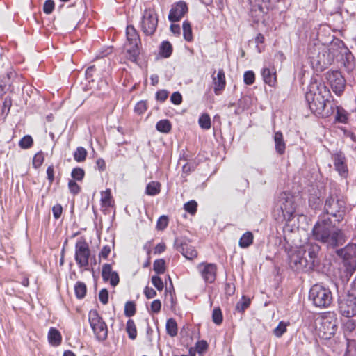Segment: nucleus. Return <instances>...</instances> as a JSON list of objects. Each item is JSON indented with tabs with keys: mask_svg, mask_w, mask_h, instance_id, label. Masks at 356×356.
Segmentation results:
<instances>
[{
	"mask_svg": "<svg viewBox=\"0 0 356 356\" xmlns=\"http://www.w3.org/2000/svg\"><path fill=\"white\" fill-rule=\"evenodd\" d=\"M48 340L51 345L54 346H59L62 342L60 332L56 328L51 327L48 332Z\"/></svg>",
	"mask_w": 356,
	"mask_h": 356,
	"instance_id": "22",
	"label": "nucleus"
},
{
	"mask_svg": "<svg viewBox=\"0 0 356 356\" xmlns=\"http://www.w3.org/2000/svg\"><path fill=\"white\" fill-rule=\"evenodd\" d=\"M52 213L55 219H58L62 213H63V207L60 204H56L52 207Z\"/></svg>",
	"mask_w": 356,
	"mask_h": 356,
	"instance_id": "53",
	"label": "nucleus"
},
{
	"mask_svg": "<svg viewBox=\"0 0 356 356\" xmlns=\"http://www.w3.org/2000/svg\"><path fill=\"white\" fill-rule=\"evenodd\" d=\"M197 270L206 283H213L216 279L217 266L215 264L202 262L197 265Z\"/></svg>",
	"mask_w": 356,
	"mask_h": 356,
	"instance_id": "13",
	"label": "nucleus"
},
{
	"mask_svg": "<svg viewBox=\"0 0 356 356\" xmlns=\"http://www.w3.org/2000/svg\"><path fill=\"white\" fill-rule=\"evenodd\" d=\"M250 305V299L243 296L241 301L236 305V310L243 313Z\"/></svg>",
	"mask_w": 356,
	"mask_h": 356,
	"instance_id": "34",
	"label": "nucleus"
},
{
	"mask_svg": "<svg viewBox=\"0 0 356 356\" xmlns=\"http://www.w3.org/2000/svg\"><path fill=\"white\" fill-rule=\"evenodd\" d=\"M325 79L329 82L333 92L340 95L344 90L346 80L338 70L329 71L325 74Z\"/></svg>",
	"mask_w": 356,
	"mask_h": 356,
	"instance_id": "11",
	"label": "nucleus"
},
{
	"mask_svg": "<svg viewBox=\"0 0 356 356\" xmlns=\"http://www.w3.org/2000/svg\"><path fill=\"white\" fill-rule=\"evenodd\" d=\"M337 109L336 120L339 122L346 123L348 119L346 111L339 107H337Z\"/></svg>",
	"mask_w": 356,
	"mask_h": 356,
	"instance_id": "43",
	"label": "nucleus"
},
{
	"mask_svg": "<svg viewBox=\"0 0 356 356\" xmlns=\"http://www.w3.org/2000/svg\"><path fill=\"white\" fill-rule=\"evenodd\" d=\"M161 184L157 181H151L146 186V193L149 195H156L159 193Z\"/></svg>",
	"mask_w": 356,
	"mask_h": 356,
	"instance_id": "26",
	"label": "nucleus"
},
{
	"mask_svg": "<svg viewBox=\"0 0 356 356\" xmlns=\"http://www.w3.org/2000/svg\"><path fill=\"white\" fill-rule=\"evenodd\" d=\"M47 179L49 182V185H51L54 181V166L50 165L47 169Z\"/></svg>",
	"mask_w": 356,
	"mask_h": 356,
	"instance_id": "63",
	"label": "nucleus"
},
{
	"mask_svg": "<svg viewBox=\"0 0 356 356\" xmlns=\"http://www.w3.org/2000/svg\"><path fill=\"white\" fill-rule=\"evenodd\" d=\"M111 265L109 264H104L102 267V275L104 281L107 282L110 279V275L113 273Z\"/></svg>",
	"mask_w": 356,
	"mask_h": 356,
	"instance_id": "40",
	"label": "nucleus"
},
{
	"mask_svg": "<svg viewBox=\"0 0 356 356\" xmlns=\"http://www.w3.org/2000/svg\"><path fill=\"white\" fill-rule=\"evenodd\" d=\"M99 301L103 305H106L108 303V292L107 289H102V290H100V291L99 293Z\"/></svg>",
	"mask_w": 356,
	"mask_h": 356,
	"instance_id": "51",
	"label": "nucleus"
},
{
	"mask_svg": "<svg viewBox=\"0 0 356 356\" xmlns=\"http://www.w3.org/2000/svg\"><path fill=\"white\" fill-rule=\"evenodd\" d=\"M301 202L298 195H294L291 193L283 192L278 197V209L282 216L277 218V220L291 221L298 213V207Z\"/></svg>",
	"mask_w": 356,
	"mask_h": 356,
	"instance_id": "5",
	"label": "nucleus"
},
{
	"mask_svg": "<svg viewBox=\"0 0 356 356\" xmlns=\"http://www.w3.org/2000/svg\"><path fill=\"white\" fill-rule=\"evenodd\" d=\"M168 220L167 216H162L159 218L157 221L156 228L159 230H163L168 226Z\"/></svg>",
	"mask_w": 356,
	"mask_h": 356,
	"instance_id": "50",
	"label": "nucleus"
},
{
	"mask_svg": "<svg viewBox=\"0 0 356 356\" xmlns=\"http://www.w3.org/2000/svg\"><path fill=\"white\" fill-rule=\"evenodd\" d=\"M161 308V302L159 300H155L151 303V310L154 313H159Z\"/></svg>",
	"mask_w": 356,
	"mask_h": 356,
	"instance_id": "62",
	"label": "nucleus"
},
{
	"mask_svg": "<svg viewBox=\"0 0 356 356\" xmlns=\"http://www.w3.org/2000/svg\"><path fill=\"white\" fill-rule=\"evenodd\" d=\"M111 250V246L108 245H104L99 252V257L100 258L106 259Z\"/></svg>",
	"mask_w": 356,
	"mask_h": 356,
	"instance_id": "59",
	"label": "nucleus"
},
{
	"mask_svg": "<svg viewBox=\"0 0 356 356\" xmlns=\"http://www.w3.org/2000/svg\"><path fill=\"white\" fill-rule=\"evenodd\" d=\"M208 348V344L207 341L202 340L197 343L196 349L198 353L204 352Z\"/></svg>",
	"mask_w": 356,
	"mask_h": 356,
	"instance_id": "64",
	"label": "nucleus"
},
{
	"mask_svg": "<svg viewBox=\"0 0 356 356\" xmlns=\"http://www.w3.org/2000/svg\"><path fill=\"white\" fill-rule=\"evenodd\" d=\"M183 28V35L184 39L188 41L191 42L193 40V34H192V29H191V24L190 22L188 20H185L183 22L182 24Z\"/></svg>",
	"mask_w": 356,
	"mask_h": 356,
	"instance_id": "27",
	"label": "nucleus"
},
{
	"mask_svg": "<svg viewBox=\"0 0 356 356\" xmlns=\"http://www.w3.org/2000/svg\"><path fill=\"white\" fill-rule=\"evenodd\" d=\"M174 247L188 259H193L197 256V252L194 247L181 239L176 238L174 242Z\"/></svg>",
	"mask_w": 356,
	"mask_h": 356,
	"instance_id": "15",
	"label": "nucleus"
},
{
	"mask_svg": "<svg viewBox=\"0 0 356 356\" xmlns=\"http://www.w3.org/2000/svg\"><path fill=\"white\" fill-rule=\"evenodd\" d=\"M168 97V92L165 90H161L156 92V98L160 102H164Z\"/></svg>",
	"mask_w": 356,
	"mask_h": 356,
	"instance_id": "56",
	"label": "nucleus"
},
{
	"mask_svg": "<svg viewBox=\"0 0 356 356\" xmlns=\"http://www.w3.org/2000/svg\"><path fill=\"white\" fill-rule=\"evenodd\" d=\"M320 246L316 243H307L295 250L289 256V264L296 271L308 272L319 264Z\"/></svg>",
	"mask_w": 356,
	"mask_h": 356,
	"instance_id": "3",
	"label": "nucleus"
},
{
	"mask_svg": "<svg viewBox=\"0 0 356 356\" xmlns=\"http://www.w3.org/2000/svg\"><path fill=\"white\" fill-rule=\"evenodd\" d=\"M44 161V156L42 152L37 153L33 159V165L37 168L42 165Z\"/></svg>",
	"mask_w": 356,
	"mask_h": 356,
	"instance_id": "47",
	"label": "nucleus"
},
{
	"mask_svg": "<svg viewBox=\"0 0 356 356\" xmlns=\"http://www.w3.org/2000/svg\"><path fill=\"white\" fill-rule=\"evenodd\" d=\"M225 291L227 296H232L235 292L234 284L232 283H226L225 285Z\"/></svg>",
	"mask_w": 356,
	"mask_h": 356,
	"instance_id": "61",
	"label": "nucleus"
},
{
	"mask_svg": "<svg viewBox=\"0 0 356 356\" xmlns=\"http://www.w3.org/2000/svg\"><path fill=\"white\" fill-rule=\"evenodd\" d=\"M136 313V305L132 301H128L124 306V314L127 317L133 316Z\"/></svg>",
	"mask_w": 356,
	"mask_h": 356,
	"instance_id": "38",
	"label": "nucleus"
},
{
	"mask_svg": "<svg viewBox=\"0 0 356 356\" xmlns=\"http://www.w3.org/2000/svg\"><path fill=\"white\" fill-rule=\"evenodd\" d=\"M158 25V17L155 11L152 8H146L144 10L142 20L141 29L146 35H152L154 33Z\"/></svg>",
	"mask_w": 356,
	"mask_h": 356,
	"instance_id": "8",
	"label": "nucleus"
},
{
	"mask_svg": "<svg viewBox=\"0 0 356 356\" xmlns=\"http://www.w3.org/2000/svg\"><path fill=\"white\" fill-rule=\"evenodd\" d=\"M332 59L327 51L319 53L316 58H313L312 63L317 71L322 72L331 65Z\"/></svg>",
	"mask_w": 356,
	"mask_h": 356,
	"instance_id": "17",
	"label": "nucleus"
},
{
	"mask_svg": "<svg viewBox=\"0 0 356 356\" xmlns=\"http://www.w3.org/2000/svg\"><path fill=\"white\" fill-rule=\"evenodd\" d=\"M309 206L314 209H317L321 204V200L319 197L312 196L309 200Z\"/></svg>",
	"mask_w": 356,
	"mask_h": 356,
	"instance_id": "55",
	"label": "nucleus"
},
{
	"mask_svg": "<svg viewBox=\"0 0 356 356\" xmlns=\"http://www.w3.org/2000/svg\"><path fill=\"white\" fill-rule=\"evenodd\" d=\"M188 5L184 1H177L171 6L168 20L171 22H179L188 13Z\"/></svg>",
	"mask_w": 356,
	"mask_h": 356,
	"instance_id": "14",
	"label": "nucleus"
},
{
	"mask_svg": "<svg viewBox=\"0 0 356 356\" xmlns=\"http://www.w3.org/2000/svg\"><path fill=\"white\" fill-rule=\"evenodd\" d=\"M102 203L105 205L110 206L111 203V195L110 190H106L102 193Z\"/></svg>",
	"mask_w": 356,
	"mask_h": 356,
	"instance_id": "49",
	"label": "nucleus"
},
{
	"mask_svg": "<svg viewBox=\"0 0 356 356\" xmlns=\"http://www.w3.org/2000/svg\"><path fill=\"white\" fill-rule=\"evenodd\" d=\"M331 93L328 88L323 83L312 80L305 93V100L311 111L316 115L328 117L334 112L332 102L330 101Z\"/></svg>",
	"mask_w": 356,
	"mask_h": 356,
	"instance_id": "1",
	"label": "nucleus"
},
{
	"mask_svg": "<svg viewBox=\"0 0 356 356\" xmlns=\"http://www.w3.org/2000/svg\"><path fill=\"white\" fill-rule=\"evenodd\" d=\"M177 323L174 318H169L166 322V332L172 337L177 334Z\"/></svg>",
	"mask_w": 356,
	"mask_h": 356,
	"instance_id": "25",
	"label": "nucleus"
},
{
	"mask_svg": "<svg viewBox=\"0 0 356 356\" xmlns=\"http://www.w3.org/2000/svg\"><path fill=\"white\" fill-rule=\"evenodd\" d=\"M126 35L129 46L127 52L136 60L139 54L138 45L140 44L139 35L133 26L129 25L127 26Z\"/></svg>",
	"mask_w": 356,
	"mask_h": 356,
	"instance_id": "9",
	"label": "nucleus"
},
{
	"mask_svg": "<svg viewBox=\"0 0 356 356\" xmlns=\"http://www.w3.org/2000/svg\"><path fill=\"white\" fill-rule=\"evenodd\" d=\"M75 294L77 298L82 299L86 293V286L83 282H78L74 286Z\"/></svg>",
	"mask_w": 356,
	"mask_h": 356,
	"instance_id": "31",
	"label": "nucleus"
},
{
	"mask_svg": "<svg viewBox=\"0 0 356 356\" xmlns=\"http://www.w3.org/2000/svg\"><path fill=\"white\" fill-rule=\"evenodd\" d=\"M199 125L204 129H209L211 128V118L207 113L202 114L198 120Z\"/></svg>",
	"mask_w": 356,
	"mask_h": 356,
	"instance_id": "33",
	"label": "nucleus"
},
{
	"mask_svg": "<svg viewBox=\"0 0 356 356\" xmlns=\"http://www.w3.org/2000/svg\"><path fill=\"white\" fill-rule=\"evenodd\" d=\"M214 74L215 72L212 74L213 83L214 85V92L218 95L225 88V75L222 69H220L218 70L216 76H215Z\"/></svg>",
	"mask_w": 356,
	"mask_h": 356,
	"instance_id": "18",
	"label": "nucleus"
},
{
	"mask_svg": "<svg viewBox=\"0 0 356 356\" xmlns=\"http://www.w3.org/2000/svg\"><path fill=\"white\" fill-rule=\"evenodd\" d=\"M55 8V3L53 0L45 1L43 5V11L44 13L49 15L51 14Z\"/></svg>",
	"mask_w": 356,
	"mask_h": 356,
	"instance_id": "44",
	"label": "nucleus"
},
{
	"mask_svg": "<svg viewBox=\"0 0 356 356\" xmlns=\"http://www.w3.org/2000/svg\"><path fill=\"white\" fill-rule=\"evenodd\" d=\"M289 323L280 321L278 325L273 330V334L277 337H281L286 332V327Z\"/></svg>",
	"mask_w": 356,
	"mask_h": 356,
	"instance_id": "37",
	"label": "nucleus"
},
{
	"mask_svg": "<svg viewBox=\"0 0 356 356\" xmlns=\"http://www.w3.org/2000/svg\"><path fill=\"white\" fill-rule=\"evenodd\" d=\"M334 165L336 170L341 176L345 175L348 172L347 165L346 164V157L341 152L337 153L333 156Z\"/></svg>",
	"mask_w": 356,
	"mask_h": 356,
	"instance_id": "19",
	"label": "nucleus"
},
{
	"mask_svg": "<svg viewBox=\"0 0 356 356\" xmlns=\"http://www.w3.org/2000/svg\"><path fill=\"white\" fill-rule=\"evenodd\" d=\"M339 312L346 317H352L356 315V299L355 298L347 295L343 298L339 299Z\"/></svg>",
	"mask_w": 356,
	"mask_h": 356,
	"instance_id": "12",
	"label": "nucleus"
},
{
	"mask_svg": "<svg viewBox=\"0 0 356 356\" xmlns=\"http://www.w3.org/2000/svg\"><path fill=\"white\" fill-rule=\"evenodd\" d=\"M144 294L147 299H152L154 298L157 293L154 289L146 286L144 289Z\"/></svg>",
	"mask_w": 356,
	"mask_h": 356,
	"instance_id": "57",
	"label": "nucleus"
},
{
	"mask_svg": "<svg viewBox=\"0 0 356 356\" xmlns=\"http://www.w3.org/2000/svg\"><path fill=\"white\" fill-rule=\"evenodd\" d=\"M126 330L128 333L129 337L134 340L136 338L137 336V330L136 327L135 323L133 320L129 319L127 322Z\"/></svg>",
	"mask_w": 356,
	"mask_h": 356,
	"instance_id": "30",
	"label": "nucleus"
},
{
	"mask_svg": "<svg viewBox=\"0 0 356 356\" xmlns=\"http://www.w3.org/2000/svg\"><path fill=\"white\" fill-rule=\"evenodd\" d=\"M160 55L163 58H169L172 53V46L168 41H163L160 46Z\"/></svg>",
	"mask_w": 356,
	"mask_h": 356,
	"instance_id": "24",
	"label": "nucleus"
},
{
	"mask_svg": "<svg viewBox=\"0 0 356 356\" xmlns=\"http://www.w3.org/2000/svg\"><path fill=\"white\" fill-rule=\"evenodd\" d=\"M90 251L88 243L84 240H79L75 245V261L79 267L88 265Z\"/></svg>",
	"mask_w": 356,
	"mask_h": 356,
	"instance_id": "10",
	"label": "nucleus"
},
{
	"mask_svg": "<svg viewBox=\"0 0 356 356\" xmlns=\"http://www.w3.org/2000/svg\"><path fill=\"white\" fill-rule=\"evenodd\" d=\"M152 283L156 288V289L159 291H162L163 289V282L161 277L157 275H154L152 277Z\"/></svg>",
	"mask_w": 356,
	"mask_h": 356,
	"instance_id": "48",
	"label": "nucleus"
},
{
	"mask_svg": "<svg viewBox=\"0 0 356 356\" xmlns=\"http://www.w3.org/2000/svg\"><path fill=\"white\" fill-rule=\"evenodd\" d=\"M146 109H147L146 103L144 101L138 102L136 104L135 108H134L135 112L138 114L143 113L146 111Z\"/></svg>",
	"mask_w": 356,
	"mask_h": 356,
	"instance_id": "54",
	"label": "nucleus"
},
{
	"mask_svg": "<svg viewBox=\"0 0 356 356\" xmlns=\"http://www.w3.org/2000/svg\"><path fill=\"white\" fill-rule=\"evenodd\" d=\"M108 280L110 281V284L111 286H117L120 282V278L118 273L115 271L113 272V273L110 275V279Z\"/></svg>",
	"mask_w": 356,
	"mask_h": 356,
	"instance_id": "60",
	"label": "nucleus"
},
{
	"mask_svg": "<svg viewBox=\"0 0 356 356\" xmlns=\"http://www.w3.org/2000/svg\"><path fill=\"white\" fill-rule=\"evenodd\" d=\"M346 266V270L344 271L346 280L348 282L349 280V277L353 274V273L356 270V266H353L351 262L350 263H344Z\"/></svg>",
	"mask_w": 356,
	"mask_h": 356,
	"instance_id": "42",
	"label": "nucleus"
},
{
	"mask_svg": "<svg viewBox=\"0 0 356 356\" xmlns=\"http://www.w3.org/2000/svg\"><path fill=\"white\" fill-rule=\"evenodd\" d=\"M33 138L31 136L26 135L24 136L19 142V145L22 149H28L33 145Z\"/></svg>",
	"mask_w": 356,
	"mask_h": 356,
	"instance_id": "39",
	"label": "nucleus"
},
{
	"mask_svg": "<svg viewBox=\"0 0 356 356\" xmlns=\"http://www.w3.org/2000/svg\"><path fill=\"white\" fill-rule=\"evenodd\" d=\"M197 204L195 200H191L184 204V209L191 215H194L197 211Z\"/></svg>",
	"mask_w": 356,
	"mask_h": 356,
	"instance_id": "41",
	"label": "nucleus"
},
{
	"mask_svg": "<svg viewBox=\"0 0 356 356\" xmlns=\"http://www.w3.org/2000/svg\"><path fill=\"white\" fill-rule=\"evenodd\" d=\"M337 254L341 257L344 263L351 262L356 266V245L348 244L345 248L337 250Z\"/></svg>",
	"mask_w": 356,
	"mask_h": 356,
	"instance_id": "16",
	"label": "nucleus"
},
{
	"mask_svg": "<svg viewBox=\"0 0 356 356\" xmlns=\"http://www.w3.org/2000/svg\"><path fill=\"white\" fill-rule=\"evenodd\" d=\"M212 320L216 325H220L222 323L223 316L220 307H216L213 310Z\"/></svg>",
	"mask_w": 356,
	"mask_h": 356,
	"instance_id": "36",
	"label": "nucleus"
},
{
	"mask_svg": "<svg viewBox=\"0 0 356 356\" xmlns=\"http://www.w3.org/2000/svg\"><path fill=\"white\" fill-rule=\"evenodd\" d=\"M346 209V200L340 189L336 184H331L325 200L323 214L327 216L330 215L336 218L335 221L340 222L344 218Z\"/></svg>",
	"mask_w": 356,
	"mask_h": 356,
	"instance_id": "4",
	"label": "nucleus"
},
{
	"mask_svg": "<svg viewBox=\"0 0 356 356\" xmlns=\"http://www.w3.org/2000/svg\"><path fill=\"white\" fill-rule=\"evenodd\" d=\"M261 75L264 82L270 86H273L276 83V72L273 69L264 68L261 71Z\"/></svg>",
	"mask_w": 356,
	"mask_h": 356,
	"instance_id": "21",
	"label": "nucleus"
},
{
	"mask_svg": "<svg viewBox=\"0 0 356 356\" xmlns=\"http://www.w3.org/2000/svg\"><path fill=\"white\" fill-rule=\"evenodd\" d=\"M275 148L276 152L282 155L285 152L286 143L284 140L283 134L281 131H277L274 134Z\"/></svg>",
	"mask_w": 356,
	"mask_h": 356,
	"instance_id": "20",
	"label": "nucleus"
},
{
	"mask_svg": "<svg viewBox=\"0 0 356 356\" xmlns=\"http://www.w3.org/2000/svg\"><path fill=\"white\" fill-rule=\"evenodd\" d=\"M71 176L74 181H81L84 178L85 171L81 168H74L72 170Z\"/></svg>",
	"mask_w": 356,
	"mask_h": 356,
	"instance_id": "35",
	"label": "nucleus"
},
{
	"mask_svg": "<svg viewBox=\"0 0 356 356\" xmlns=\"http://www.w3.org/2000/svg\"><path fill=\"white\" fill-rule=\"evenodd\" d=\"M312 236L328 248H334L345 243V236L342 230L332 223L331 218L321 214L312 229Z\"/></svg>",
	"mask_w": 356,
	"mask_h": 356,
	"instance_id": "2",
	"label": "nucleus"
},
{
	"mask_svg": "<svg viewBox=\"0 0 356 356\" xmlns=\"http://www.w3.org/2000/svg\"><path fill=\"white\" fill-rule=\"evenodd\" d=\"M254 236L251 232H246L240 238L238 245L242 248H248L253 243Z\"/></svg>",
	"mask_w": 356,
	"mask_h": 356,
	"instance_id": "23",
	"label": "nucleus"
},
{
	"mask_svg": "<svg viewBox=\"0 0 356 356\" xmlns=\"http://www.w3.org/2000/svg\"><path fill=\"white\" fill-rule=\"evenodd\" d=\"M170 101L175 105H179L182 102V96L179 92H175L170 97Z\"/></svg>",
	"mask_w": 356,
	"mask_h": 356,
	"instance_id": "52",
	"label": "nucleus"
},
{
	"mask_svg": "<svg viewBox=\"0 0 356 356\" xmlns=\"http://www.w3.org/2000/svg\"><path fill=\"white\" fill-rule=\"evenodd\" d=\"M244 82L247 85H252L255 81V75L252 71H247L243 75Z\"/></svg>",
	"mask_w": 356,
	"mask_h": 356,
	"instance_id": "45",
	"label": "nucleus"
},
{
	"mask_svg": "<svg viewBox=\"0 0 356 356\" xmlns=\"http://www.w3.org/2000/svg\"><path fill=\"white\" fill-rule=\"evenodd\" d=\"M309 298L314 305L319 308H327L332 302V295L328 288L314 284L310 289Z\"/></svg>",
	"mask_w": 356,
	"mask_h": 356,
	"instance_id": "6",
	"label": "nucleus"
},
{
	"mask_svg": "<svg viewBox=\"0 0 356 356\" xmlns=\"http://www.w3.org/2000/svg\"><path fill=\"white\" fill-rule=\"evenodd\" d=\"M156 129L162 133H169L171 130L172 126L168 120H161L156 124Z\"/></svg>",
	"mask_w": 356,
	"mask_h": 356,
	"instance_id": "28",
	"label": "nucleus"
},
{
	"mask_svg": "<svg viewBox=\"0 0 356 356\" xmlns=\"http://www.w3.org/2000/svg\"><path fill=\"white\" fill-rule=\"evenodd\" d=\"M153 270L157 274H163L165 271V261L163 259H156L153 264Z\"/></svg>",
	"mask_w": 356,
	"mask_h": 356,
	"instance_id": "32",
	"label": "nucleus"
},
{
	"mask_svg": "<svg viewBox=\"0 0 356 356\" xmlns=\"http://www.w3.org/2000/svg\"><path fill=\"white\" fill-rule=\"evenodd\" d=\"M68 188L73 195H77L81 191V187L74 180H70L68 182Z\"/></svg>",
	"mask_w": 356,
	"mask_h": 356,
	"instance_id": "46",
	"label": "nucleus"
},
{
	"mask_svg": "<svg viewBox=\"0 0 356 356\" xmlns=\"http://www.w3.org/2000/svg\"><path fill=\"white\" fill-rule=\"evenodd\" d=\"M87 151L83 147H79L74 152V159L76 162L81 163L86 160L87 156Z\"/></svg>",
	"mask_w": 356,
	"mask_h": 356,
	"instance_id": "29",
	"label": "nucleus"
},
{
	"mask_svg": "<svg viewBox=\"0 0 356 356\" xmlns=\"http://www.w3.org/2000/svg\"><path fill=\"white\" fill-rule=\"evenodd\" d=\"M196 165L194 163H187L184 165L182 171L185 174H189L195 170Z\"/></svg>",
	"mask_w": 356,
	"mask_h": 356,
	"instance_id": "58",
	"label": "nucleus"
},
{
	"mask_svg": "<svg viewBox=\"0 0 356 356\" xmlns=\"http://www.w3.org/2000/svg\"><path fill=\"white\" fill-rule=\"evenodd\" d=\"M88 321L96 339L99 341H105L108 337V327L97 310L89 312Z\"/></svg>",
	"mask_w": 356,
	"mask_h": 356,
	"instance_id": "7",
	"label": "nucleus"
}]
</instances>
